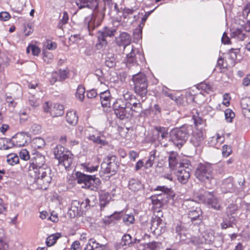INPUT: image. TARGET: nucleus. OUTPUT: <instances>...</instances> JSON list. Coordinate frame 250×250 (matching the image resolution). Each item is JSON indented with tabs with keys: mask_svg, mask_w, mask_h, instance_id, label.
I'll list each match as a JSON object with an SVG mask.
<instances>
[{
	"mask_svg": "<svg viewBox=\"0 0 250 250\" xmlns=\"http://www.w3.org/2000/svg\"><path fill=\"white\" fill-rule=\"evenodd\" d=\"M28 174L42 189H46L52 180L51 169L48 165L28 168Z\"/></svg>",
	"mask_w": 250,
	"mask_h": 250,
	"instance_id": "nucleus-2",
	"label": "nucleus"
},
{
	"mask_svg": "<svg viewBox=\"0 0 250 250\" xmlns=\"http://www.w3.org/2000/svg\"><path fill=\"white\" fill-rule=\"evenodd\" d=\"M115 216L113 215H110V216L105 217L104 220V222L106 225H109L111 224L115 223V221L113 220V218L115 217Z\"/></svg>",
	"mask_w": 250,
	"mask_h": 250,
	"instance_id": "nucleus-59",
	"label": "nucleus"
},
{
	"mask_svg": "<svg viewBox=\"0 0 250 250\" xmlns=\"http://www.w3.org/2000/svg\"><path fill=\"white\" fill-rule=\"evenodd\" d=\"M169 166L171 169H175L178 165L182 166V163L179 164L177 160V154L171 153L168 157Z\"/></svg>",
	"mask_w": 250,
	"mask_h": 250,
	"instance_id": "nucleus-31",
	"label": "nucleus"
},
{
	"mask_svg": "<svg viewBox=\"0 0 250 250\" xmlns=\"http://www.w3.org/2000/svg\"><path fill=\"white\" fill-rule=\"evenodd\" d=\"M64 148L61 146L57 145L54 149V155L55 158L58 160L62 157V155L64 154Z\"/></svg>",
	"mask_w": 250,
	"mask_h": 250,
	"instance_id": "nucleus-37",
	"label": "nucleus"
},
{
	"mask_svg": "<svg viewBox=\"0 0 250 250\" xmlns=\"http://www.w3.org/2000/svg\"><path fill=\"white\" fill-rule=\"evenodd\" d=\"M105 65L109 67H113L116 64L115 59L114 58H108L105 61Z\"/></svg>",
	"mask_w": 250,
	"mask_h": 250,
	"instance_id": "nucleus-58",
	"label": "nucleus"
},
{
	"mask_svg": "<svg viewBox=\"0 0 250 250\" xmlns=\"http://www.w3.org/2000/svg\"><path fill=\"white\" fill-rule=\"evenodd\" d=\"M224 141V137L217 134L215 136H213L210 138L209 143L210 146L213 147H218L217 144L219 143V144L221 145Z\"/></svg>",
	"mask_w": 250,
	"mask_h": 250,
	"instance_id": "nucleus-32",
	"label": "nucleus"
},
{
	"mask_svg": "<svg viewBox=\"0 0 250 250\" xmlns=\"http://www.w3.org/2000/svg\"><path fill=\"white\" fill-rule=\"evenodd\" d=\"M134 90L136 94L142 98L146 96L147 93L148 82L146 75L139 72L133 75L132 78Z\"/></svg>",
	"mask_w": 250,
	"mask_h": 250,
	"instance_id": "nucleus-4",
	"label": "nucleus"
},
{
	"mask_svg": "<svg viewBox=\"0 0 250 250\" xmlns=\"http://www.w3.org/2000/svg\"><path fill=\"white\" fill-rule=\"evenodd\" d=\"M33 144L34 145L35 147L41 148L45 146L44 140L41 138H36L33 141Z\"/></svg>",
	"mask_w": 250,
	"mask_h": 250,
	"instance_id": "nucleus-47",
	"label": "nucleus"
},
{
	"mask_svg": "<svg viewBox=\"0 0 250 250\" xmlns=\"http://www.w3.org/2000/svg\"><path fill=\"white\" fill-rule=\"evenodd\" d=\"M10 18V14L6 12L0 13V20L3 21H8Z\"/></svg>",
	"mask_w": 250,
	"mask_h": 250,
	"instance_id": "nucleus-62",
	"label": "nucleus"
},
{
	"mask_svg": "<svg viewBox=\"0 0 250 250\" xmlns=\"http://www.w3.org/2000/svg\"><path fill=\"white\" fill-rule=\"evenodd\" d=\"M114 156H107L104 161L102 163L101 170L100 172L101 176H103L104 174L113 175L115 173L117 169V165L114 162Z\"/></svg>",
	"mask_w": 250,
	"mask_h": 250,
	"instance_id": "nucleus-9",
	"label": "nucleus"
},
{
	"mask_svg": "<svg viewBox=\"0 0 250 250\" xmlns=\"http://www.w3.org/2000/svg\"><path fill=\"white\" fill-rule=\"evenodd\" d=\"M192 119L194 121V123L196 126L201 125L203 123V119L201 117L199 116L198 113L197 115H193Z\"/></svg>",
	"mask_w": 250,
	"mask_h": 250,
	"instance_id": "nucleus-56",
	"label": "nucleus"
},
{
	"mask_svg": "<svg viewBox=\"0 0 250 250\" xmlns=\"http://www.w3.org/2000/svg\"><path fill=\"white\" fill-rule=\"evenodd\" d=\"M232 152L231 147L227 145H224L222 148V155L224 157L229 156Z\"/></svg>",
	"mask_w": 250,
	"mask_h": 250,
	"instance_id": "nucleus-52",
	"label": "nucleus"
},
{
	"mask_svg": "<svg viewBox=\"0 0 250 250\" xmlns=\"http://www.w3.org/2000/svg\"><path fill=\"white\" fill-rule=\"evenodd\" d=\"M199 89H201L205 91L206 92L209 93L210 91H212V86L206 83H202L198 86Z\"/></svg>",
	"mask_w": 250,
	"mask_h": 250,
	"instance_id": "nucleus-50",
	"label": "nucleus"
},
{
	"mask_svg": "<svg viewBox=\"0 0 250 250\" xmlns=\"http://www.w3.org/2000/svg\"><path fill=\"white\" fill-rule=\"evenodd\" d=\"M225 119L228 122L231 123L235 117V114L230 109H227L225 111Z\"/></svg>",
	"mask_w": 250,
	"mask_h": 250,
	"instance_id": "nucleus-45",
	"label": "nucleus"
},
{
	"mask_svg": "<svg viewBox=\"0 0 250 250\" xmlns=\"http://www.w3.org/2000/svg\"><path fill=\"white\" fill-rule=\"evenodd\" d=\"M155 190H159L162 192V193L158 194V196L156 198L155 196L151 197V201L152 204L160 207L162 205V202H161V196L162 194L166 196V198H167L168 196H171L173 195V192L170 188H168L165 186H158Z\"/></svg>",
	"mask_w": 250,
	"mask_h": 250,
	"instance_id": "nucleus-13",
	"label": "nucleus"
},
{
	"mask_svg": "<svg viewBox=\"0 0 250 250\" xmlns=\"http://www.w3.org/2000/svg\"><path fill=\"white\" fill-rule=\"evenodd\" d=\"M43 108L45 112L49 113L53 117L61 116L64 112L63 106L59 104L45 102L43 105Z\"/></svg>",
	"mask_w": 250,
	"mask_h": 250,
	"instance_id": "nucleus-10",
	"label": "nucleus"
},
{
	"mask_svg": "<svg viewBox=\"0 0 250 250\" xmlns=\"http://www.w3.org/2000/svg\"><path fill=\"white\" fill-rule=\"evenodd\" d=\"M131 49L130 53L126 55L125 60L126 65L129 67L138 65L139 62H142L144 59L143 55L140 52L136 50L132 46H131Z\"/></svg>",
	"mask_w": 250,
	"mask_h": 250,
	"instance_id": "nucleus-11",
	"label": "nucleus"
},
{
	"mask_svg": "<svg viewBox=\"0 0 250 250\" xmlns=\"http://www.w3.org/2000/svg\"><path fill=\"white\" fill-rule=\"evenodd\" d=\"M84 250H103V245L96 242L93 238L89 239Z\"/></svg>",
	"mask_w": 250,
	"mask_h": 250,
	"instance_id": "nucleus-26",
	"label": "nucleus"
},
{
	"mask_svg": "<svg viewBox=\"0 0 250 250\" xmlns=\"http://www.w3.org/2000/svg\"><path fill=\"white\" fill-rule=\"evenodd\" d=\"M88 138L90 140L92 141L94 143L99 144L101 146H104L107 144L105 140H102L99 137H96L94 135H89Z\"/></svg>",
	"mask_w": 250,
	"mask_h": 250,
	"instance_id": "nucleus-42",
	"label": "nucleus"
},
{
	"mask_svg": "<svg viewBox=\"0 0 250 250\" xmlns=\"http://www.w3.org/2000/svg\"><path fill=\"white\" fill-rule=\"evenodd\" d=\"M202 214V210L200 208H196L195 209L190 210L188 213V217L190 218L191 221L196 220L199 219L201 220L202 217L201 215Z\"/></svg>",
	"mask_w": 250,
	"mask_h": 250,
	"instance_id": "nucleus-30",
	"label": "nucleus"
},
{
	"mask_svg": "<svg viewBox=\"0 0 250 250\" xmlns=\"http://www.w3.org/2000/svg\"><path fill=\"white\" fill-rule=\"evenodd\" d=\"M177 176L178 181L182 184H185L188 182L190 174L189 171L187 170V169L181 167L180 169L178 170Z\"/></svg>",
	"mask_w": 250,
	"mask_h": 250,
	"instance_id": "nucleus-21",
	"label": "nucleus"
},
{
	"mask_svg": "<svg viewBox=\"0 0 250 250\" xmlns=\"http://www.w3.org/2000/svg\"><path fill=\"white\" fill-rule=\"evenodd\" d=\"M142 187V184L138 179H131L129 181L128 188L133 191H136L141 189Z\"/></svg>",
	"mask_w": 250,
	"mask_h": 250,
	"instance_id": "nucleus-29",
	"label": "nucleus"
},
{
	"mask_svg": "<svg viewBox=\"0 0 250 250\" xmlns=\"http://www.w3.org/2000/svg\"><path fill=\"white\" fill-rule=\"evenodd\" d=\"M154 133L157 135V140L161 141L163 139H166L168 137L167 129L164 127L155 126Z\"/></svg>",
	"mask_w": 250,
	"mask_h": 250,
	"instance_id": "nucleus-23",
	"label": "nucleus"
},
{
	"mask_svg": "<svg viewBox=\"0 0 250 250\" xmlns=\"http://www.w3.org/2000/svg\"><path fill=\"white\" fill-rule=\"evenodd\" d=\"M239 50L237 49H231L229 53V58L231 60L232 62L234 63L237 60V55L239 53Z\"/></svg>",
	"mask_w": 250,
	"mask_h": 250,
	"instance_id": "nucleus-46",
	"label": "nucleus"
},
{
	"mask_svg": "<svg viewBox=\"0 0 250 250\" xmlns=\"http://www.w3.org/2000/svg\"><path fill=\"white\" fill-rule=\"evenodd\" d=\"M131 103L124 101L121 98L116 100L113 104L115 114L120 119H124L131 117V108H130Z\"/></svg>",
	"mask_w": 250,
	"mask_h": 250,
	"instance_id": "nucleus-5",
	"label": "nucleus"
},
{
	"mask_svg": "<svg viewBox=\"0 0 250 250\" xmlns=\"http://www.w3.org/2000/svg\"><path fill=\"white\" fill-rule=\"evenodd\" d=\"M123 221L126 225H130L134 223L135 219L132 214H126L123 217Z\"/></svg>",
	"mask_w": 250,
	"mask_h": 250,
	"instance_id": "nucleus-43",
	"label": "nucleus"
},
{
	"mask_svg": "<svg viewBox=\"0 0 250 250\" xmlns=\"http://www.w3.org/2000/svg\"><path fill=\"white\" fill-rule=\"evenodd\" d=\"M32 52V54L34 56H38L41 52L40 48L36 45H29L26 48V52L29 53Z\"/></svg>",
	"mask_w": 250,
	"mask_h": 250,
	"instance_id": "nucleus-38",
	"label": "nucleus"
},
{
	"mask_svg": "<svg viewBox=\"0 0 250 250\" xmlns=\"http://www.w3.org/2000/svg\"><path fill=\"white\" fill-rule=\"evenodd\" d=\"M132 242L131 236L128 234H126L123 236L121 243L122 245L129 246Z\"/></svg>",
	"mask_w": 250,
	"mask_h": 250,
	"instance_id": "nucleus-48",
	"label": "nucleus"
},
{
	"mask_svg": "<svg viewBox=\"0 0 250 250\" xmlns=\"http://www.w3.org/2000/svg\"><path fill=\"white\" fill-rule=\"evenodd\" d=\"M61 234L59 233H56L49 235L46 240V244L48 247H51L54 245L57 240L60 238Z\"/></svg>",
	"mask_w": 250,
	"mask_h": 250,
	"instance_id": "nucleus-33",
	"label": "nucleus"
},
{
	"mask_svg": "<svg viewBox=\"0 0 250 250\" xmlns=\"http://www.w3.org/2000/svg\"><path fill=\"white\" fill-rule=\"evenodd\" d=\"M222 189L225 192H231L234 190L233 179L229 177L223 181Z\"/></svg>",
	"mask_w": 250,
	"mask_h": 250,
	"instance_id": "nucleus-27",
	"label": "nucleus"
},
{
	"mask_svg": "<svg viewBox=\"0 0 250 250\" xmlns=\"http://www.w3.org/2000/svg\"><path fill=\"white\" fill-rule=\"evenodd\" d=\"M83 166L85 171L88 172H92L95 171H97L98 167V166H93L89 164H83Z\"/></svg>",
	"mask_w": 250,
	"mask_h": 250,
	"instance_id": "nucleus-53",
	"label": "nucleus"
},
{
	"mask_svg": "<svg viewBox=\"0 0 250 250\" xmlns=\"http://www.w3.org/2000/svg\"><path fill=\"white\" fill-rule=\"evenodd\" d=\"M204 138L203 130L197 127L193 131L190 142L195 147L199 146L202 145Z\"/></svg>",
	"mask_w": 250,
	"mask_h": 250,
	"instance_id": "nucleus-15",
	"label": "nucleus"
},
{
	"mask_svg": "<svg viewBox=\"0 0 250 250\" xmlns=\"http://www.w3.org/2000/svg\"><path fill=\"white\" fill-rule=\"evenodd\" d=\"M89 204L90 200L87 198L82 202L80 205L77 201H73L70 210L74 212V216L78 215L81 211H85L88 209V207L90 206Z\"/></svg>",
	"mask_w": 250,
	"mask_h": 250,
	"instance_id": "nucleus-14",
	"label": "nucleus"
},
{
	"mask_svg": "<svg viewBox=\"0 0 250 250\" xmlns=\"http://www.w3.org/2000/svg\"><path fill=\"white\" fill-rule=\"evenodd\" d=\"M76 176L78 183L83 184V188L94 190L100 183L99 178H96L95 175H88L77 172Z\"/></svg>",
	"mask_w": 250,
	"mask_h": 250,
	"instance_id": "nucleus-7",
	"label": "nucleus"
},
{
	"mask_svg": "<svg viewBox=\"0 0 250 250\" xmlns=\"http://www.w3.org/2000/svg\"><path fill=\"white\" fill-rule=\"evenodd\" d=\"M192 130V127L187 125L173 129L171 132V138L174 144L179 148L182 147Z\"/></svg>",
	"mask_w": 250,
	"mask_h": 250,
	"instance_id": "nucleus-3",
	"label": "nucleus"
},
{
	"mask_svg": "<svg viewBox=\"0 0 250 250\" xmlns=\"http://www.w3.org/2000/svg\"><path fill=\"white\" fill-rule=\"evenodd\" d=\"M130 108H131V115H133V112L138 113L142 110V105L140 103H131Z\"/></svg>",
	"mask_w": 250,
	"mask_h": 250,
	"instance_id": "nucleus-44",
	"label": "nucleus"
},
{
	"mask_svg": "<svg viewBox=\"0 0 250 250\" xmlns=\"http://www.w3.org/2000/svg\"><path fill=\"white\" fill-rule=\"evenodd\" d=\"M53 58V55L51 53L49 52H46L44 53V55L43 57V59L44 62L49 63L50 62V61Z\"/></svg>",
	"mask_w": 250,
	"mask_h": 250,
	"instance_id": "nucleus-63",
	"label": "nucleus"
},
{
	"mask_svg": "<svg viewBox=\"0 0 250 250\" xmlns=\"http://www.w3.org/2000/svg\"><path fill=\"white\" fill-rule=\"evenodd\" d=\"M57 81H60L59 80V72L57 71L53 72L52 73L51 78L50 79V83L51 84H53Z\"/></svg>",
	"mask_w": 250,
	"mask_h": 250,
	"instance_id": "nucleus-57",
	"label": "nucleus"
},
{
	"mask_svg": "<svg viewBox=\"0 0 250 250\" xmlns=\"http://www.w3.org/2000/svg\"><path fill=\"white\" fill-rule=\"evenodd\" d=\"M241 105L245 116L250 118V98L246 97L241 101Z\"/></svg>",
	"mask_w": 250,
	"mask_h": 250,
	"instance_id": "nucleus-28",
	"label": "nucleus"
},
{
	"mask_svg": "<svg viewBox=\"0 0 250 250\" xmlns=\"http://www.w3.org/2000/svg\"><path fill=\"white\" fill-rule=\"evenodd\" d=\"M65 119L69 124L72 125H76L78 120L76 111L74 110L68 111L66 113Z\"/></svg>",
	"mask_w": 250,
	"mask_h": 250,
	"instance_id": "nucleus-25",
	"label": "nucleus"
},
{
	"mask_svg": "<svg viewBox=\"0 0 250 250\" xmlns=\"http://www.w3.org/2000/svg\"><path fill=\"white\" fill-rule=\"evenodd\" d=\"M156 150H153L150 152L149 157L148 159L146 161L145 165V167L146 169L149 168L153 166L156 158Z\"/></svg>",
	"mask_w": 250,
	"mask_h": 250,
	"instance_id": "nucleus-35",
	"label": "nucleus"
},
{
	"mask_svg": "<svg viewBox=\"0 0 250 250\" xmlns=\"http://www.w3.org/2000/svg\"><path fill=\"white\" fill-rule=\"evenodd\" d=\"M59 72V80L62 81L65 80L67 76V72L65 70H60Z\"/></svg>",
	"mask_w": 250,
	"mask_h": 250,
	"instance_id": "nucleus-64",
	"label": "nucleus"
},
{
	"mask_svg": "<svg viewBox=\"0 0 250 250\" xmlns=\"http://www.w3.org/2000/svg\"><path fill=\"white\" fill-rule=\"evenodd\" d=\"M84 87L83 86L80 85L78 86L76 93V96L80 101H82L84 98Z\"/></svg>",
	"mask_w": 250,
	"mask_h": 250,
	"instance_id": "nucleus-41",
	"label": "nucleus"
},
{
	"mask_svg": "<svg viewBox=\"0 0 250 250\" xmlns=\"http://www.w3.org/2000/svg\"><path fill=\"white\" fill-rule=\"evenodd\" d=\"M27 142V136L25 133H18L13 138L12 143H15V146L19 147L23 146Z\"/></svg>",
	"mask_w": 250,
	"mask_h": 250,
	"instance_id": "nucleus-22",
	"label": "nucleus"
},
{
	"mask_svg": "<svg viewBox=\"0 0 250 250\" xmlns=\"http://www.w3.org/2000/svg\"><path fill=\"white\" fill-rule=\"evenodd\" d=\"M116 32L117 29L114 27L110 28L105 26L100 30L97 34L98 43L96 45L97 47L99 48V46L102 47V46H106L107 44L106 38L113 37Z\"/></svg>",
	"mask_w": 250,
	"mask_h": 250,
	"instance_id": "nucleus-8",
	"label": "nucleus"
},
{
	"mask_svg": "<svg viewBox=\"0 0 250 250\" xmlns=\"http://www.w3.org/2000/svg\"><path fill=\"white\" fill-rule=\"evenodd\" d=\"M116 42L119 46H124V50L127 47H130L131 37L126 32H122L118 37L116 38Z\"/></svg>",
	"mask_w": 250,
	"mask_h": 250,
	"instance_id": "nucleus-18",
	"label": "nucleus"
},
{
	"mask_svg": "<svg viewBox=\"0 0 250 250\" xmlns=\"http://www.w3.org/2000/svg\"><path fill=\"white\" fill-rule=\"evenodd\" d=\"M159 246V243L156 242H152L147 243L144 245L143 250H155Z\"/></svg>",
	"mask_w": 250,
	"mask_h": 250,
	"instance_id": "nucleus-49",
	"label": "nucleus"
},
{
	"mask_svg": "<svg viewBox=\"0 0 250 250\" xmlns=\"http://www.w3.org/2000/svg\"><path fill=\"white\" fill-rule=\"evenodd\" d=\"M45 46L48 49L51 50H55L57 47V45L55 42H52L50 40L46 41Z\"/></svg>",
	"mask_w": 250,
	"mask_h": 250,
	"instance_id": "nucleus-54",
	"label": "nucleus"
},
{
	"mask_svg": "<svg viewBox=\"0 0 250 250\" xmlns=\"http://www.w3.org/2000/svg\"><path fill=\"white\" fill-rule=\"evenodd\" d=\"M230 99V98L229 94L227 93L223 95V101L222 104L227 107L229 105Z\"/></svg>",
	"mask_w": 250,
	"mask_h": 250,
	"instance_id": "nucleus-61",
	"label": "nucleus"
},
{
	"mask_svg": "<svg viewBox=\"0 0 250 250\" xmlns=\"http://www.w3.org/2000/svg\"><path fill=\"white\" fill-rule=\"evenodd\" d=\"M196 178L205 183H210L213 179V169L209 164H199L196 169Z\"/></svg>",
	"mask_w": 250,
	"mask_h": 250,
	"instance_id": "nucleus-6",
	"label": "nucleus"
},
{
	"mask_svg": "<svg viewBox=\"0 0 250 250\" xmlns=\"http://www.w3.org/2000/svg\"><path fill=\"white\" fill-rule=\"evenodd\" d=\"M99 199L101 207H104L109 202L111 197L108 192H103L100 194Z\"/></svg>",
	"mask_w": 250,
	"mask_h": 250,
	"instance_id": "nucleus-34",
	"label": "nucleus"
},
{
	"mask_svg": "<svg viewBox=\"0 0 250 250\" xmlns=\"http://www.w3.org/2000/svg\"><path fill=\"white\" fill-rule=\"evenodd\" d=\"M20 158L23 160H28L30 159V155L26 149L22 150L20 153Z\"/></svg>",
	"mask_w": 250,
	"mask_h": 250,
	"instance_id": "nucleus-55",
	"label": "nucleus"
},
{
	"mask_svg": "<svg viewBox=\"0 0 250 250\" xmlns=\"http://www.w3.org/2000/svg\"><path fill=\"white\" fill-rule=\"evenodd\" d=\"M214 239V236L212 234H209L207 232L202 234V237H193L191 238V241L194 245H199L203 244H209L212 242Z\"/></svg>",
	"mask_w": 250,
	"mask_h": 250,
	"instance_id": "nucleus-17",
	"label": "nucleus"
},
{
	"mask_svg": "<svg viewBox=\"0 0 250 250\" xmlns=\"http://www.w3.org/2000/svg\"><path fill=\"white\" fill-rule=\"evenodd\" d=\"M234 219L232 217L228 216L224 219L223 222L221 223V227L222 229H226L228 228L232 227V222Z\"/></svg>",
	"mask_w": 250,
	"mask_h": 250,
	"instance_id": "nucleus-36",
	"label": "nucleus"
},
{
	"mask_svg": "<svg viewBox=\"0 0 250 250\" xmlns=\"http://www.w3.org/2000/svg\"><path fill=\"white\" fill-rule=\"evenodd\" d=\"M73 159V155L69 151H66L58 160L59 164L63 166L66 169L69 168L71 165Z\"/></svg>",
	"mask_w": 250,
	"mask_h": 250,
	"instance_id": "nucleus-20",
	"label": "nucleus"
},
{
	"mask_svg": "<svg viewBox=\"0 0 250 250\" xmlns=\"http://www.w3.org/2000/svg\"><path fill=\"white\" fill-rule=\"evenodd\" d=\"M111 94L109 90L101 92L100 99L101 104L104 107H110L111 104Z\"/></svg>",
	"mask_w": 250,
	"mask_h": 250,
	"instance_id": "nucleus-24",
	"label": "nucleus"
},
{
	"mask_svg": "<svg viewBox=\"0 0 250 250\" xmlns=\"http://www.w3.org/2000/svg\"><path fill=\"white\" fill-rule=\"evenodd\" d=\"M76 4L79 9L87 8L93 10V13L91 18H86L88 22L87 28L90 34V32L96 27H98L102 22L105 16L106 4L109 5L110 0H75Z\"/></svg>",
	"mask_w": 250,
	"mask_h": 250,
	"instance_id": "nucleus-1",
	"label": "nucleus"
},
{
	"mask_svg": "<svg viewBox=\"0 0 250 250\" xmlns=\"http://www.w3.org/2000/svg\"><path fill=\"white\" fill-rule=\"evenodd\" d=\"M232 37L237 38L241 41L245 39L246 36L244 33H243L242 30L240 29H236L234 30L231 33Z\"/></svg>",
	"mask_w": 250,
	"mask_h": 250,
	"instance_id": "nucleus-40",
	"label": "nucleus"
},
{
	"mask_svg": "<svg viewBox=\"0 0 250 250\" xmlns=\"http://www.w3.org/2000/svg\"><path fill=\"white\" fill-rule=\"evenodd\" d=\"M7 161L11 165H14L19 163V158L15 154H10L7 156Z\"/></svg>",
	"mask_w": 250,
	"mask_h": 250,
	"instance_id": "nucleus-39",
	"label": "nucleus"
},
{
	"mask_svg": "<svg viewBox=\"0 0 250 250\" xmlns=\"http://www.w3.org/2000/svg\"><path fill=\"white\" fill-rule=\"evenodd\" d=\"M29 102L30 104L34 107H37L40 104L41 101L39 99L36 98L34 96L29 98Z\"/></svg>",
	"mask_w": 250,
	"mask_h": 250,
	"instance_id": "nucleus-51",
	"label": "nucleus"
},
{
	"mask_svg": "<svg viewBox=\"0 0 250 250\" xmlns=\"http://www.w3.org/2000/svg\"><path fill=\"white\" fill-rule=\"evenodd\" d=\"M205 196L206 197L205 202L206 204L215 209H220L221 205L218 200L213 194L209 192H206Z\"/></svg>",
	"mask_w": 250,
	"mask_h": 250,
	"instance_id": "nucleus-19",
	"label": "nucleus"
},
{
	"mask_svg": "<svg viewBox=\"0 0 250 250\" xmlns=\"http://www.w3.org/2000/svg\"><path fill=\"white\" fill-rule=\"evenodd\" d=\"M48 165L46 162L45 156L37 152L34 154L33 157L31 159L28 168H34L39 167L45 166Z\"/></svg>",
	"mask_w": 250,
	"mask_h": 250,
	"instance_id": "nucleus-16",
	"label": "nucleus"
},
{
	"mask_svg": "<svg viewBox=\"0 0 250 250\" xmlns=\"http://www.w3.org/2000/svg\"><path fill=\"white\" fill-rule=\"evenodd\" d=\"M150 231L155 235H160L165 231V224L160 217L155 216L151 219Z\"/></svg>",
	"mask_w": 250,
	"mask_h": 250,
	"instance_id": "nucleus-12",
	"label": "nucleus"
},
{
	"mask_svg": "<svg viewBox=\"0 0 250 250\" xmlns=\"http://www.w3.org/2000/svg\"><path fill=\"white\" fill-rule=\"evenodd\" d=\"M123 97L124 99V101L127 102V100H131L132 94L127 90H125L123 91Z\"/></svg>",
	"mask_w": 250,
	"mask_h": 250,
	"instance_id": "nucleus-60",
	"label": "nucleus"
}]
</instances>
